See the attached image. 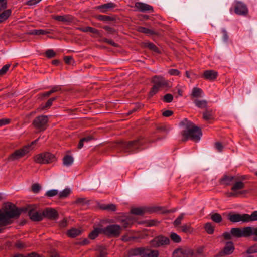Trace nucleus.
<instances>
[{
    "label": "nucleus",
    "mask_w": 257,
    "mask_h": 257,
    "mask_svg": "<svg viewBox=\"0 0 257 257\" xmlns=\"http://www.w3.org/2000/svg\"><path fill=\"white\" fill-rule=\"evenodd\" d=\"M237 178L235 176L224 175L219 180L220 184L227 186L232 184L234 181H236Z\"/></svg>",
    "instance_id": "nucleus-21"
},
{
    "label": "nucleus",
    "mask_w": 257,
    "mask_h": 257,
    "mask_svg": "<svg viewBox=\"0 0 257 257\" xmlns=\"http://www.w3.org/2000/svg\"><path fill=\"white\" fill-rule=\"evenodd\" d=\"M181 228L182 231L184 233H191L192 231L190 224H184L181 226Z\"/></svg>",
    "instance_id": "nucleus-48"
},
{
    "label": "nucleus",
    "mask_w": 257,
    "mask_h": 257,
    "mask_svg": "<svg viewBox=\"0 0 257 257\" xmlns=\"http://www.w3.org/2000/svg\"><path fill=\"white\" fill-rule=\"evenodd\" d=\"M184 218V214H180L174 221V225L175 226H178L180 224H181V221Z\"/></svg>",
    "instance_id": "nucleus-59"
},
{
    "label": "nucleus",
    "mask_w": 257,
    "mask_h": 257,
    "mask_svg": "<svg viewBox=\"0 0 257 257\" xmlns=\"http://www.w3.org/2000/svg\"><path fill=\"white\" fill-rule=\"evenodd\" d=\"M70 193V190L68 188H66L62 191L60 192L59 196L60 198H63L67 197Z\"/></svg>",
    "instance_id": "nucleus-49"
},
{
    "label": "nucleus",
    "mask_w": 257,
    "mask_h": 257,
    "mask_svg": "<svg viewBox=\"0 0 257 257\" xmlns=\"http://www.w3.org/2000/svg\"><path fill=\"white\" fill-rule=\"evenodd\" d=\"M131 213L136 215H143L146 213L151 214L155 212H160L163 214L173 212V211L168 210L160 206H151L145 207L132 208Z\"/></svg>",
    "instance_id": "nucleus-4"
},
{
    "label": "nucleus",
    "mask_w": 257,
    "mask_h": 257,
    "mask_svg": "<svg viewBox=\"0 0 257 257\" xmlns=\"http://www.w3.org/2000/svg\"><path fill=\"white\" fill-rule=\"evenodd\" d=\"M180 125L184 126V130L181 133L183 137V141H186L190 139L195 142H198L200 140L202 136V132L200 127L196 125L187 118H185L181 121Z\"/></svg>",
    "instance_id": "nucleus-2"
},
{
    "label": "nucleus",
    "mask_w": 257,
    "mask_h": 257,
    "mask_svg": "<svg viewBox=\"0 0 257 257\" xmlns=\"http://www.w3.org/2000/svg\"><path fill=\"white\" fill-rule=\"evenodd\" d=\"M203 93V91L201 89L198 87H194L192 89L191 97L192 98L200 97Z\"/></svg>",
    "instance_id": "nucleus-34"
},
{
    "label": "nucleus",
    "mask_w": 257,
    "mask_h": 257,
    "mask_svg": "<svg viewBox=\"0 0 257 257\" xmlns=\"http://www.w3.org/2000/svg\"><path fill=\"white\" fill-rule=\"evenodd\" d=\"M144 46L147 47L149 49L157 53H160L158 48L153 43L146 42L144 43Z\"/></svg>",
    "instance_id": "nucleus-35"
},
{
    "label": "nucleus",
    "mask_w": 257,
    "mask_h": 257,
    "mask_svg": "<svg viewBox=\"0 0 257 257\" xmlns=\"http://www.w3.org/2000/svg\"><path fill=\"white\" fill-rule=\"evenodd\" d=\"M58 191L57 190L53 189L47 191L46 193V196L51 197L57 195Z\"/></svg>",
    "instance_id": "nucleus-58"
},
{
    "label": "nucleus",
    "mask_w": 257,
    "mask_h": 257,
    "mask_svg": "<svg viewBox=\"0 0 257 257\" xmlns=\"http://www.w3.org/2000/svg\"><path fill=\"white\" fill-rule=\"evenodd\" d=\"M97 257H107L108 253L107 251V249L103 246H99L96 249Z\"/></svg>",
    "instance_id": "nucleus-28"
},
{
    "label": "nucleus",
    "mask_w": 257,
    "mask_h": 257,
    "mask_svg": "<svg viewBox=\"0 0 257 257\" xmlns=\"http://www.w3.org/2000/svg\"><path fill=\"white\" fill-rule=\"evenodd\" d=\"M116 6V4L110 2L103 5L98 6L95 7L97 10H99L101 13H106L108 10L115 8Z\"/></svg>",
    "instance_id": "nucleus-22"
},
{
    "label": "nucleus",
    "mask_w": 257,
    "mask_h": 257,
    "mask_svg": "<svg viewBox=\"0 0 257 257\" xmlns=\"http://www.w3.org/2000/svg\"><path fill=\"white\" fill-rule=\"evenodd\" d=\"M77 29L83 32H90L101 36L99 31L91 27L87 26L85 27H78L77 28Z\"/></svg>",
    "instance_id": "nucleus-24"
},
{
    "label": "nucleus",
    "mask_w": 257,
    "mask_h": 257,
    "mask_svg": "<svg viewBox=\"0 0 257 257\" xmlns=\"http://www.w3.org/2000/svg\"><path fill=\"white\" fill-rule=\"evenodd\" d=\"M235 183L232 185L231 190L232 191L236 192L237 190L242 189L245 187L244 183L242 181H235Z\"/></svg>",
    "instance_id": "nucleus-29"
},
{
    "label": "nucleus",
    "mask_w": 257,
    "mask_h": 257,
    "mask_svg": "<svg viewBox=\"0 0 257 257\" xmlns=\"http://www.w3.org/2000/svg\"><path fill=\"white\" fill-rule=\"evenodd\" d=\"M160 89H161L159 87H158L157 86L154 84L149 92L150 96L152 97L155 94H156L159 91Z\"/></svg>",
    "instance_id": "nucleus-50"
},
{
    "label": "nucleus",
    "mask_w": 257,
    "mask_h": 257,
    "mask_svg": "<svg viewBox=\"0 0 257 257\" xmlns=\"http://www.w3.org/2000/svg\"><path fill=\"white\" fill-rule=\"evenodd\" d=\"M10 66V64H6L0 69V76H3L7 72Z\"/></svg>",
    "instance_id": "nucleus-55"
},
{
    "label": "nucleus",
    "mask_w": 257,
    "mask_h": 257,
    "mask_svg": "<svg viewBox=\"0 0 257 257\" xmlns=\"http://www.w3.org/2000/svg\"><path fill=\"white\" fill-rule=\"evenodd\" d=\"M89 202V201L87 200L85 198H77L74 202V204L83 205Z\"/></svg>",
    "instance_id": "nucleus-47"
},
{
    "label": "nucleus",
    "mask_w": 257,
    "mask_h": 257,
    "mask_svg": "<svg viewBox=\"0 0 257 257\" xmlns=\"http://www.w3.org/2000/svg\"><path fill=\"white\" fill-rule=\"evenodd\" d=\"M234 249V246L232 241L227 242L223 249L218 253L217 256L223 257L225 255H230L233 253Z\"/></svg>",
    "instance_id": "nucleus-14"
},
{
    "label": "nucleus",
    "mask_w": 257,
    "mask_h": 257,
    "mask_svg": "<svg viewBox=\"0 0 257 257\" xmlns=\"http://www.w3.org/2000/svg\"><path fill=\"white\" fill-rule=\"evenodd\" d=\"M7 212L11 215L8 217L7 225L11 224L13 219L18 218L22 212H28V215L30 219L33 221L39 222L43 219V213L39 212L36 210L37 206L35 205H28L26 207L18 208L14 204L8 202L6 203Z\"/></svg>",
    "instance_id": "nucleus-1"
},
{
    "label": "nucleus",
    "mask_w": 257,
    "mask_h": 257,
    "mask_svg": "<svg viewBox=\"0 0 257 257\" xmlns=\"http://www.w3.org/2000/svg\"><path fill=\"white\" fill-rule=\"evenodd\" d=\"M218 76V72L213 70H207L204 71L202 77L207 80L213 81Z\"/></svg>",
    "instance_id": "nucleus-17"
},
{
    "label": "nucleus",
    "mask_w": 257,
    "mask_h": 257,
    "mask_svg": "<svg viewBox=\"0 0 257 257\" xmlns=\"http://www.w3.org/2000/svg\"><path fill=\"white\" fill-rule=\"evenodd\" d=\"M55 20L60 22H70L72 19L68 16H55L53 17Z\"/></svg>",
    "instance_id": "nucleus-40"
},
{
    "label": "nucleus",
    "mask_w": 257,
    "mask_h": 257,
    "mask_svg": "<svg viewBox=\"0 0 257 257\" xmlns=\"http://www.w3.org/2000/svg\"><path fill=\"white\" fill-rule=\"evenodd\" d=\"M151 82L160 89H168L170 87L169 81L166 80L161 75H155L153 76Z\"/></svg>",
    "instance_id": "nucleus-11"
},
{
    "label": "nucleus",
    "mask_w": 257,
    "mask_h": 257,
    "mask_svg": "<svg viewBox=\"0 0 257 257\" xmlns=\"http://www.w3.org/2000/svg\"><path fill=\"white\" fill-rule=\"evenodd\" d=\"M103 228L97 227L94 229L89 234V238L91 239H94L99 234H103Z\"/></svg>",
    "instance_id": "nucleus-25"
},
{
    "label": "nucleus",
    "mask_w": 257,
    "mask_h": 257,
    "mask_svg": "<svg viewBox=\"0 0 257 257\" xmlns=\"http://www.w3.org/2000/svg\"><path fill=\"white\" fill-rule=\"evenodd\" d=\"M168 73L171 75L178 76L180 74V72L178 69H171L169 70Z\"/></svg>",
    "instance_id": "nucleus-64"
},
{
    "label": "nucleus",
    "mask_w": 257,
    "mask_h": 257,
    "mask_svg": "<svg viewBox=\"0 0 257 257\" xmlns=\"http://www.w3.org/2000/svg\"><path fill=\"white\" fill-rule=\"evenodd\" d=\"M81 230L77 228H72L68 230L67 232V235L72 238L76 237L81 234Z\"/></svg>",
    "instance_id": "nucleus-27"
},
{
    "label": "nucleus",
    "mask_w": 257,
    "mask_h": 257,
    "mask_svg": "<svg viewBox=\"0 0 257 257\" xmlns=\"http://www.w3.org/2000/svg\"><path fill=\"white\" fill-rule=\"evenodd\" d=\"M234 12L237 15H246L248 13V10L244 4L238 2L236 3Z\"/></svg>",
    "instance_id": "nucleus-19"
},
{
    "label": "nucleus",
    "mask_w": 257,
    "mask_h": 257,
    "mask_svg": "<svg viewBox=\"0 0 257 257\" xmlns=\"http://www.w3.org/2000/svg\"><path fill=\"white\" fill-rule=\"evenodd\" d=\"M104 209H106V210L108 211H115L116 210V206L113 204H107Z\"/></svg>",
    "instance_id": "nucleus-63"
},
{
    "label": "nucleus",
    "mask_w": 257,
    "mask_h": 257,
    "mask_svg": "<svg viewBox=\"0 0 257 257\" xmlns=\"http://www.w3.org/2000/svg\"><path fill=\"white\" fill-rule=\"evenodd\" d=\"M246 253L247 254L257 253V244H254L248 248L246 250Z\"/></svg>",
    "instance_id": "nucleus-54"
},
{
    "label": "nucleus",
    "mask_w": 257,
    "mask_h": 257,
    "mask_svg": "<svg viewBox=\"0 0 257 257\" xmlns=\"http://www.w3.org/2000/svg\"><path fill=\"white\" fill-rule=\"evenodd\" d=\"M194 103L197 107L200 109H205L207 106V101L205 100L195 99Z\"/></svg>",
    "instance_id": "nucleus-32"
},
{
    "label": "nucleus",
    "mask_w": 257,
    "mask_h": 257,
    "mask_svg": "<svg viewBox=\"0 0 257 257\" xmlns=\"http://www.w3.org/2000/svg\"><path fill=\"white\" fill-rule=\"evenodd\" d=\"M12 11L11 9L5 10L1 14H0V23L7 20L11 16Z\"/></svg>",
    "instance_id": "nucleus-30"
},
{
    "label": "nucleus",
    "mask_w": 257,
    "mask_h": 257,
    "mask_svg": "<svg viewBox=\"0 0 257 257\" xmlns=\"http://www.w3.org/2000/svg\"><path fill=\"white\" fill-rule=\"evenodd\" d=\"M171 239L175 243H179L181 241V238L179 235L174 232H172L170 234Z\"/></svg>",
    "instance_id": "nucleus-45"
},
{
    "label": "nucleus",
    "mask_w": 257,
    "mask_h": 257,
    "mask_svg": "<svg viewBox=\"0 0 257 257\" xmlns=\"http://www.w3.org/2000/svg\"><path fill=\"white\" fill-rule=\"evenodd\" d=\"M119 222L122 225L121 228H124L131 227V225L133 224L132 220L129 217H127L124 219H120L119 220Z\"/></svg>",
    "instance_id": "nucleus-26"
},
{
    "label": "nucleus",
    "mask_w": 257,
    "mask_h": 257,
    "mask_svg": "<svg viewBox=\"0 0 257 257\" xmlns=\"http://www.w3.org/2000/svg\"><path fill=\"white\" fill-rule=\"evenodd\" d=\"M211 220L217 223H219L222 221V218L221 215L218 213H215L211 215Z\"/></svg>",
    "instance_id": "nucleus-43"
},
{
    "label": "nucleus",
    "mask_w": 257,
    "mask_h": 257,
    "mask_svg": "<svg viewBox=\"0 0 257 257\" xmlns=\"http://www.w3.org/2000/svg\"><path fill=\"white\" fill-rule=\"evenodd\" d=\"M150 244L152 247L158 248L164 245L170 244L169 238L163 235H159L155 237L150 241Z\"/></svg>",
    "instance_id": "nucleus-10"
},
{
    "label": "nucleus",
    "mask_w": 257,
    "mask_h": 257,
    "mask_svg": "<svg viewBox=\"0 0 257 257\" xmlns=\"http://www.w3.org/2000/svg\"><path fill=\"white\" fill-rule=\"evenodd\" d=\"M11 215L9 214V212H7L6 203L5 205L0 209V222L3 226L7 225L8 217H11Z\"/></svg>",
    "instance_id": "nucleus-18"
},
{
    "label": "nucleus",
    "mask_w": 257,
    "mask_h": 257,
    "mask_svg": "<svg viewBox=\"0 0 257 257\" xmlns=\"http://www.w3.org/2000/svg\"><path fill=\"white\" fill-rule=\"evenodd\" d=\"M102 41L103 42H105V43H106L113 47H119V45L116 43H115L111 39H108L107 38H103L102 39Z\"/></svg>",
    "instance_id": "nucleus-52"
},
{
    "label": "nucleus",
    "mask_w": 257,
    "mask_h": 257,
    "mask_svg": "<svg viewBox=\"0 0 257 257\" xmlns=\"http://www.w3.org/2000/svg\"><path fill=\"white\" fill-rule=\"evenodd\" d=\"M159 255L158 250L153 249L148 246L143 248V257H159Z\"/></svg>",
    "instance_id": "nucleus-20"
},
{
    "label": "nucleus",
    "mask_w": 257,
    "mask_h": 257,
    "mask_svg": "<svg viewBox=\"0 0 257 257\" xmlns=\"http://www.w3.org/2000/svg\"><path fill=\"white\" fill-rule=\"evenodd\" d=\"M248 192V191L246 190H242V191H239V192H230V193H228V195L227 196L229 197H237L239 195H241V194H246Z\"/></svg>",
    "instance_id": "nucleus-46"
},
{
    "label": "nucleus",
    "mask_w": 257,
    "mask_h": 257,
    "mask_svg": "<svg viewBox=\"0 0 257 257\" xmlns=\"http://www.w3.org/2000/svg\"><path fill=\"white\" fill-rule=\"evenodd\" d=\"M103 230V234L108 238H117L122 232L121 226L118 224H109Z\"/></svg>",
    "instance_id": "nucleus-6"
},
{
    "label": "nucleus",
    "mask_w": 257,
    "mask_h": 257,
    "mask_svg": "<svg viewBox=\"0 0 257 257\" xmlns=\"http://www.w3.org/2000/svg\"><path fill=\"white\" fill-rule=\"evenodd\" d=\"M38 140V139L32 141L30 144L26 145L22 148L16 150L8 157L7 160L8 161H13L23 157L29 153L30 150H32V146L35 145Z\"/></svg>",
    "instance_id": "nucleus-5"
},
{
    "label": "nucleus",
    "mask_w": 257,
    "mask_h": 257,
    "mask_svg": "<svg viewBox=\"0 0 257 257\" xmlns=\"http://www.w3.org/2000/svg\"><path fill=\"white\" fill-rule=\"evenodd\" d=\"M45 55L48 58H52L54 57L56 54L53 50L48 49L45 52Z\"/></svg>",
    "instance_id": "nucleus-53"
},
{
    "label": "nucleus",
    "mask_w": 257,
    "mask_h": 257,
    "mask_svg": "<svg viewBox=\"0 0 257 257\" xmlns=\"http://www.w3.org/2000/svg\"><path fill=\"white\" fill-rule=\"evenodd\" d=\"M49 32L43 29H34L30 31L27 34L29 35H45L48 34Z\"/></svg>",
    "instance_id": "nucleus-33"
},
{
    "label": "nucleus",
    "mask_w": 257,
    "mask_h": 257,
    "mask_svg": "<svg viewBox=\"0 0 257 257\" xmlns=\"http://www.w3.org/2000/svg\"><path fill=\"white\" fill-rule=\"evenodd\" d=\"M204 248V247L203 246H200L197 248L196 250V253H194V255H193V256H196L197 255H203Z\"/></svg>",
    "instance_id": "nucleus-60"
},
{
    "label": "nucleus",
    "mask_w": 257,
    "mask_h": 257,
    "mask_svg": "<svg viewBox=\"0 0 257 257\" xmlns=\"http://www.w3.org/2000/svg\"><path fill=\"white\" fill-rule=\"evenodd\" d=\"M102 28L107 31L108 34H113L116 32V31L114 28L108 26H104L102 27Z\"/></svg>",
    "instance_id": "nucleus-56"
},
{
    "label": "nucleus",
    "mask_w": 257,
    "mask_h": 257,
    "mask_svg": "<svg viewBox=\"0 0 257 257\" xmlns=\"http://www.w3.org/2000/svg\"><path fill=\"white\" fill-rule=\"evenodd\" d=\"M227 219L231 223L239 222H246V214H239L235 212H229L227 215Z\"/></svg>",
    "instance_id": "nucleus-13"
},
{
    "label": "nucleus",
    "mask_w": 257,
    "mask_h": 257,
    "mask_svg": "<svg viewBox=\"0 0 257 257\" xmlns=\"http://www.w3.org/2000/svg\"><path fill=\"white\" fill-rule=\"evenodd\" d=\"M14 246L18 249H22L29 246L27 243L21 240L17 241Z\"/></svg>",
    "instance_id": "nucleus-44"
},
{
    "label": "nucleus",
    "mask_w": 257,
    "mask_h": 257,
    "mask_svg": "<svg viewBox=\"0 0 257 257\" xmlns=\"http://www.w3.org/2000/svg\"><path fill=\"white\" fill-rule=\"evenodd\" d=\"M94 17L96 19L101 21H113L115 20L114 17L107 15H97Z\"/></svg>",
    "instance_id": "nucleus-31"
},
{
    "label": "nucleus",
    "mask_w": 257,
    "mask_h": 257,
    "mask_svg": "<svg viewBox=\"0 0 257 257\" xmlns=\"http://www.w3.org/2000/svg\"><path fill=\"white\" fill-rule=\"evenodd\" d=\"M57 98V97H54L49 99L44 105H41L42 109L45 110L49 108L52 105L53 101L56 100Z\"/></svg>",
    "instance_id": "nucleus-39"
},
{
    "label": "nucleus",
    "mask_w": 257,
    "mask_h": 257,
    "mask_svg": "<svg viewBox=\"0 0 257 257\" xmlns=\"http://www.w3.org/2000/svg\"><path fill=\"white\" fill-rule=\"evenodd\" d=\"M203 118L205 120H209L213 118L212 110L211 109H206L203 113Z\"/></svg>",
    "instance_id": "nucleus-37"
},
{
    "label": "nucleus",
    "mask_w": 257,
    "mask_h": 257,
    "mask_svg": "<svg viewBox=\"0 0 257 257\" xmlns=\"http://www.w3.org/2000/svg\"><path fill=\"white\" fill-rule=\"evenodd\" d=\"M136 10L142 12H153V8L152 6L142 2H136L135 4Z\"/></svg>",
    "instance_id": "nucleus-16"
},
{
    "label": "nucleus",
    "mask_w": 257,
    "mask_h": 257,
    "mask_svg": "<svg viewBox=\"0 0 257 257\" xmlns=\"http://www.w3.org/2000/svg\"><path fill=\"white\" fill-rule=\"evenodd\" d=\"M142 140V138L139 137L136 140L122 143L121 147L125 152H134L143 145V143L141 142Z\"/></svg>",
    "instance_id": "nucleus-8"
},
{
    "label": "nucleus",
    "mask_w": 257,
    "mask_h": 257,
    "mask_svg": "<svg viewBox=\"0 0 257 257\" xmlns=\"http://www.w3.org/2000/svg\"><path fill=\"white\" fill-rule=\"evenodd\" d=\"M138 31L146 34L154 35L156 34L153 30L143 27H139Z\"/></svg>",
    "instance_id": "nucleus-38"
},
{
    "label": "nucleus",
    "mask_w": 257,
    "mask_h": 257,
    "mask_svg": "<svg viewBox=\"0 0 257 257\" xmlns=\"http://www.w3.org/2000/svg\"><path fill=\"white\" fill-rule=\"evenodd\" d=\"M222 236L223 237L224 239L226 240H231L233 237L232 235L231 234V230L230 231V232H224L222 234Z\"/></svg>",
    "instance_id": "nucleus-61"
},
{
    "label": "nucleus",
    "mask_w": 257,
    "mask_h": 257,
    "mask_svg": "<svg viewBox=\"0 0 257 257\" xmlns=\"http://www.w3.org/2000/svg\"><path fill=\"white\" fill-rule=\"evenodd\" d=\"M73 162V158L71 156L66 155L63 159V163L65 166H70Z\"/></svg>",
    "instance_id": "nucleus-42"
},
{
    "label": "nucleus",
    "mask_w": 257,
    "mask_h": 257,
    "mask_svg": "<svg viewBox=\"0 0 257 257\" xmlns=\"http://www.w3.org/2000/svg\"><path fill=\"white\" fill-rule=\"evenodd\" d=\"M193 250L188 248H179L173 252V257H193Z\"/></svg>",
    "instance_id": "nucleus-12"
},
{
    "label": "nucleus",
    "mask_w": 257,
    "mask_h": 257,
    "mask_svg": "<svg viewBox=\"0 0 257 257\" xmlns=\"http://www.w3.org/2000/svg\"><path fill=\"white\" fill-rule=\"evenodd\" d=\"M48 118L46 115H40L36 117L33 120L32 124L40 131H44L46 128Z\"/></svg>",
    "instance_id": "nucleus-9"
},
{
    "label": "nucleus",
    "mask_w": 257,
    "mask_h": 257,
    "mask_svg": "<svg viewBox=\"0 0 257 257\" xmlns=\"http://www.w3.org/2000/svg\"><path fill=\"white\" fill-rule=\"evenodd\" d=\"M35 162L40 164H49L55 162V156L50 152H44L39 154L34 157Z\"/></svg>",
    "instance_id": "nucleus-7"
},
{
    "label": "nucleus",
    "mask_w": 257,
    "mask_h": 257,
    "mask_svg": "<svg viewBox=\"0 0 257 257\" xmlns=\"http://www.w3.org/2000/svg\"><path fill=\"white\" fill-rule=\"evenodd\" d=\"M51 95L49 91H47L39 94L38 99L43 100L45 98L49 97Z\"/></svg>",
    "instance_id": "nucleus-62"
},
{
    "label": "nucleus",
    "mask_w": 257,
    "mask_h": 257,
    "mask_svg": "<svg viewBox=\"0 0 257 257\" xmlns=\"http://www.w3.org/2000/svg\"><path fill=\"white\" fill-rule=\"evenodd\" d=\"M233 237L235 238H247L252 235H255L253 240L257 241V227L254 228L250 226L243 228H232L230 229Z\"/></svg>",
    "instance_id": "nucleus-3"
},
{
    "label": "nucleus",
    "mask_w": 257,
    "mask_h": 257,
    "mask_svg": "<svg viewBox=\"0 0 257 257\" xmlns=\"http://www.w3.org/2000/svg\"><path fill=\"white\" fill-rule=\"evenodd\" d=\"M246 222L257 221V211L253 212L250 215L246 214Z\"/></svg>",
    "instance_id": "nucleus-41"
},
{
    "label": "nucleus",
    "mask_w": 257,
    "mask_h": 257,
    "mask_svg": "<svg viewBox=\"0 0 257 257\" xmlns=\"http://www.w3.org/2000/svg\"><path fill=\"white\" fill-rule=\"evenodd\" d=\"M204 228L206 232L209 234H212L214 231V226L210 222L204 224Z\"/></svg>",
    "instance_id": "nucleus-36"
},
{
    "label": "nucleus",
    "mask_w": 257,
    "mask_h": 257,
    "mask_svg": "<svg viewBox=\"0 0 257 257\" xmlns=\"http://www.w3.org/2000/svg\"><path fill=\"white\" fill-rule=\"evenodd\" d=\"M40 189L41 186L38 183H35L32 186V190L34 193H38Z\"/></svg>",
    "instance_id": "nucleus-57"
},
{
    "label": "nucleus",
    "mask_w": 257,
    "mask_h": 257,
    "mask_svg": "<svg viewBox=\"0 0 257 257\" xmlns=\"http://www.w3.org/2000/svg\"><path fill=\"white\" fill-rule=\"evenodd\" d=\"M173 99V96L170 93H168L165 94L163 98V100L164 102L166 103H170L172 101Z\"/></svg>",
    "instance_id": "nucleus-51"
},
{
    "label": "nucleus",
    "mask_w": 257,
    "mask_h": 257,
    "mask_svg": "<svg viewBox=\"0 0 257 257\" xmlns=\"http://www.w3.org/2000/svg\"><path fill=\"white\" fill-rule=\"evenodd\" d=\"M43 218H46L50 220H57L59 217L58 211L54 208H46L43 211Z\"/></svg>",
    "instance_id": "nucleus-15"
},
{
    "label": "nucleus",
    "mask_w": 257,
    "mask_h": 257,
    "mask_svg": "<svg viewBox=\"0 0 257 257\" xmlns=\"http://www.w3.org/2000/svg\"><path fill=\"white\" fill-rule=\"evenodd\" d=\"M143 247L132 248L128 250L127 254L129 257L140 256L143 257Z\"/></svg>",
    "instance_id": "nucleus-23"
}]
</instances>
